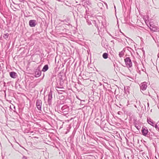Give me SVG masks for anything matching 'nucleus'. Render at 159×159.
<instances>
[{"label": "nucleus", "instance_id": "obj_25", "mask_svg": "<svg viewBox=\"0 0 159 159\" xmlns=\"http://www.w3.org/2000/svg\"><path fill=\"white\" fill-rule=\"evenodd\" d=\"M109 35L112 37V38H114V37L112 36L110 34H109Z\"/></svg>", "mask_w": 159, "mask_h": 159}, {"label": "nucleus", "instance_id": "obj_19", "mask_svg": "<svg viewBox=\"0 0 159 159\" xmlns=\"http://www.w3.org/2000/svg\"><path fill=\"white\" fill-rule=\"evenodd\" d=\"M135 127L139 130L140 129L141 127V126L139 125H138V126H135Z\"/></svg>", "mask_w": 159, "mask_h": 159}, {"label": "nucleus", "instance_id": "obj_23", "mask_svg": "<svg viewBox=\"0 0 159 159\" xmlns=\"http://www.w3.org/2000/svg\"><path fill=\"white\" fill-rule=\"evenodd\" d=\"M118 114H119V115H121V114H122V112L121 111H119L118 112Z\"/></svg>", "mask_w": 159, "mask_h": 159}, {"label": "nucleus", "instance_id": "obj_24", "mask_svg": "<svg viewBox=\"0 0 159 159\" xmlns=\"http://www.w3.org/2000/svg\"><path fill=\"white\" fill-rule=\"evenodd\" d=\"M22 159H27V157H25V156H24L22 158Z\"/></svg>", "mask_w": 159, "mask_h": 159}, {"label": "nucleus", "instance_id": "obj_20", "mask_svg": "<svg viewBox=\"0 0 159 159\" xmlns=\"http://www.w3.org/2000/svg\"><path fill=\"white\" fill-rule=\"evenodd\" d=\"M127 50L130 52H131V50H132V49L131 48H129V47H127Z\"/></svg>", "mask_w": 159, "mask_h": 159}, {"label": "nucleus", "instance_id": "obj_29", "mask_svg": "<svg viewBox=\"0 0 159 159\" xmlns=\"http://www.w3.org/2000/svg\"><path fill=\"white\" fill-rule=\"evenodd\" d=\"M135 107H137L136 106V105H135Z\"/></svg>", "mask_w": 159, "mask_h": 159}, {"label": "nucleus", "instance_id": "obj_3", "mask_svg": "<svg viewBox=\"0 0 159 159\" xmlns=\"http://www.w3.org/2000/svg\"><path fill=\"white\" fill-rule=\"evenodd\" d=\"M140 88L141 92L145 90L147 87V83L145 82L141 83L140 85Z\"/></svg>", "mask_w": 159, "mask_h": 159}, {"label": "nucleus", "instance_id": "obj_2", "mask_svg": "<svg viewBox=\"0 0 159 159\" xmlns=\"http://www.w3.org/2000/svg\"><path fill=\"white\" fill-rule=\"evenodd\" d=\"M69 111V107L66 105L63 106L61 109L60 111L63 113L66 114Z\"/></svg>", "mask_w": 159, "mask_h": 159}, {"label": "nucleus", "instance_id": "obj_6", "mask_svg": "<svg viewBox=\"0 0 159 159\" xmlns=\"http://www.w3.org/2000/svg\"><path fill=\"white\" fill-rule=\"evenodd\" d=\"M30 26L31 27H35L36 24L35 20H30L29 22Z\"/></svg>", "mask_w": 159, "mask_h": 159}, {"label": "nucleus", "instance_id": "obj_8", "mask_svg": "<svg viewBox=\"0 0 159 159\" xmlns=\"http://www.w3.org/2000/svg\"><path fill=\"white\" fill-rule=\"evenodd\" d=\"M147 121L149 124L153 127L155 126V125H156V124H155V123L152 121V120L149 118H147Z\"/></svg>", "mask_w": 159, "mask_h": 159}, {"label": "nucleus", "instance_id": "obj_17", "mask_svg": "<svg viewBox=\"0 0 159 159\" xmlns=\"http://www.w3.org/2000/svg\"><path fill=\"white\" fill-rule=\"evenodd\" d=\"M8 36L9 34L8 33H6L4 34L3 37L5 39H7L8 38Z\"/></svg>", "mask_w": 159, "mask_h": 159}, {"label": "nucleus", "instance_id": "obj_4", "mask_svg": "<svg viewBox=\"0 0 159 159\" xmlns=\"http://www.w3.org/2000/svg\"><path fill=\"white\" fill-rule=\"evenodd\" d=\"M42 101L40 100H37L36 102V106L39 110H41Z\"/></svg>", "mask_w": 159, "mask_h": 159}, {"label": "nucleus", "instance_id": "obj_13", "mask_svg": "<svg viewBox=\"0 0 159 159\" xmlns=\"http://www.w3.org/2000/svg\"><path fill=\"white\" fill-rule=\"evenodd\" d=\"M125 48H124L123 50L119 52V56L120 57H123L124 55V52L125 51Z\"/></svg>", "mask_w": 159, "mask_h": 159}, {"label": "nucleus", "instance_id": "obj_5", "mask_svg": "<svg viewBox=\"0 0 159 159\" xmlns=\"http://www.w3.org/2000/svg\"><path fill=\"white\" fill-rule=\"evenodd\" d=\"M141 132L143 135L146 136L148 133V130L146 127L143 126L142 128Z\"/></svg>", "mask_w": 159, "mask_h": 159}, {"label": "nucleus", "instance_id": "obj_11", "mask_svg": "<svg viewBox=\"0 0 159 159\" xmlns=\"http://www.w3.org/2000/svg\"><path fill=\"white\" fill-rule=\"evenodd\" d=\"M16 73L14 72H11L10 73V76L12 78H15Z\"/></svg>", "mask_w": 159, "mask_h": 159}, {"label": "nucleus", "instance_id": "obj_18", "mask_svg": "<svg viewBox=\"0 0 159 159\" xmlns=\"http://www.w3.org/2000/svg\"><path fill=\"white\" fill-rule=\"evenodd\" d=\"M154 127L156 129L159 131V125H157V124L155 125Z\"/></svg>", "mask_w": 159, "mask_h": 159}, {"label": "nucleus", "instance_id": "obj_9", "mask_svg": "<svg viewBox=\"0 0 159 159\" xmlns=\"http://www.w3.org/2000/svg\"><path fill=\"white\" fill-rule=\"evenodd\" d=\"M151 30L153 31L159 32V28L158 27L154 25V26L153 27L151 28Z\"/></svg>", "mask_w": 159, "mask_h": 159}, {"label": "nucleus", "instance_id": "obj_1", "mask_svg": "<svg viewBox=\"0 0 159 159\" xmlns=\"http://www.w3.org/2000/svg\"><path fill=\"white\" fill-rule=\"evenodd\" d=\"M124 60L125 64L128 67H131L132 66V63L129 57H126L124 59Z\"/></svg>", "mask_w": 159, "mask_h": 159}, {"label": "nucleus", "instance_id": "obj_14", "mask_svg": "<svg viewBox=\"0 0 159 159\" xmlns=\"http://www.w3.org/2000/svg\"><path fill=\"white\" fill-rule=\"evenodd\" d=\"M139 123L140 122L139 120H135L134 122L135 126V127L137 126H138V125H139Z\"/></svg>", "mask_w": 159, "mask_h": 159}, {"label": "nucleus", "instance_id": "obj_21", "mask_svg": "<svg viewBox=\"0 0 159 159\" xmlns=\"http://www.w3.org/2000/svg\"><path fill=\"white\" fill-rule=\"evenodd\" d=\"M154 26V25L153 24H150V27H149L150 29L151 30V28L152 27H153Z\"/></svg>", "mask_w": 159, "mask_h": 159}, {"label": "nucleus", "instance_id": "obj_7", "mask_svg": "<svg viewBox=\"0 0 159 159\" xmlns=\"http://www.w3.org/2000/svg\"><path fill=\"white\" fill-rule=\"evenodd\" d=\"M56 89L58 94H62L63 92H65L64 91L60 90V89H64L63 87H60L57 86L56 87Z\"/></svg>", "mask_w": 159, "mask_h": 159}, {"label": "nucleus", "instance_id": "obj_22", "mask_svg": "<svg viewBox=\"0 0 159 159\" xmlns=\"http://www.w3.org/2000/svg\"><path fill=\"white\" fill-rule=\"evenodd\" d=\"M19 1V2H22V3H24V2L25 1V0H18Z\"/></svg>", "mask_w": 159, "mask_h": 159}, {"label": "nucleus", "instance_id": "obj_15", "mask_svg": "<svg viewBox=\"0 0 159 159\" xmlns=\"http://www.w3.org/2000/svg\"><path fill=\"white\" fill-rule=\"evenodd\" d=\"M103 57L105 59H106L108 58V54L107 53H104L102 55Z\"/></svg>", "mask_w": 159, "mask_h": 159}, {"label": "nucleus", "instance_id": "obj_10", "mask_svg": "<svg viewBox=\"0 0 159 159\" xmlns=\"http://www.w3.org/2000/svg\"><path fill=\"white\" fill-rule=\"evenodd\" d=\"M41 72L39 70H36L35 72V76L36 77H39L41 75Z\"/></svg>", "mask_w": 159, "mask_h": 159}, {"label": "nucleus", "instance_id": "obj_28", "mask_svg": "<svg viewBox=\"0 0 159 159\" xmlns=\"http://www.w3.org/2000/svg\"><path fill=\"white\" fill-rule=\"evenodd\" d=\"M116 105V106H117V107H119V106H118V105Z\"/></svg>", "mask_w": 159, "mask_h": 159}, {"label": "nucleus", "instance_id": "obj_30", "mask_svg": "<svg viewBox=\"0 0 159 159\" xmlns=\"http://www.w3.org/2000/svg\"><path fill=\"white\" fill-rule=\"evenodd\" d=\"M115 9H116V7L115 6L114 7Z\"/></svg>", "mask_w": 159, "mask_h": 159}, {"label": "nucleus", "instance_id": "obj_31", "mask_svg": "<svg viewBox=\"0 0 159 159\" xmlns=\"http://www.w3.org/2000/svg\"><path fill=\"white\" fill-rule=\"evenodd\" d=\"M129 0L130 1V0Z\"/></svg>", "mask_w": 159, "mask_h": 159}, {"label": "nucleus", "instance_id": "obj_27", "mask_svg": "<svg viewBox=\"0 0 159 159\" xmlns=\"http://www.w3.org/2000/svg\"><path fill=\"white\" fill-rule=\"evenodd\" d=\"M119 106H122V105H121V104H119Z\"/></svg>", "mask_w": 159, "mask_h": 159}, {"label": "nucleus", "instance_id": "obj_12", "mask_svg": "<svg viewBox=\"0 0 159 159\" xmlns=\"http://www.w3.org/2000/svg\"><path fill=\"white\" fill-rule=\"evenodd\" d=\"M48 69V65H46L43 67L42 71L43 72H45L47 71Z\"/></svg>", "mask_w": 159, "mask_h": 159}, {"label": "nucleus", "instance_id": "obj_16", "mask_svg": "<svg viewBox=\"0 0 159 159\" xmlns=\"http://www.w3.org/2000/svg\"><path fill=\"white\" fill-rule=\"evenodd\" d=\"M86 3L87 5L89 6L90 7H91L92 6V3L91 1H87L86 2Z\"/></svg>", "mask_w": 159, "mask_h": 159}, {"label": "nucleus", "instance_id": "obj_26", "mask_svg": "<svg viewBox=\"0 0 159 159\" xmlns=\"http://www.w3.org/2000/svg\"><path fill=\"white\" fill-rule=\"evenodd\" d=\"M147 104H148V107H149V103H148H148H147Z\"/></svg>", "mask_w": 159, "mask_h": 159}]
</instances>
